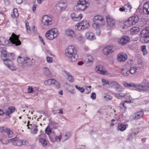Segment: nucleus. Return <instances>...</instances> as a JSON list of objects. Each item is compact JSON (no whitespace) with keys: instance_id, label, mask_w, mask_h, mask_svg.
<instances>
[{"instance_id":"obj_1","label":"nucleus","mask_w":149,"mask_h":149,"mask_svg":"<svg viewBox=\"0 0 149 149\" xmlns=\"http://www.w3.org/2000/svg\"><path fill=\"white\" fill-rule=\"evenodd\" d=\"M65 54L68 58L69 60L72 62L75 61L78 58L77 50L73 45L69 46L65 49Z\"/></svg>"},{"instance_id":"obj_2","label":"nucleus","mask_w":149,"mask_h":149,"mask_svg":"<svg viewBox=\"0 0 149 149\" xmlns=\"http://www.w3.org/2000/svg\"><path fill=\"white\" fill-rule=\"evenodd\" d=\"M104 23L103 17L98 15L94 17L92 26L93 28H96L97 26H102L104 25Z\"/></svg>"},{"instance_id":"obj_3","label":"nucleus","mask_w":149,"mask_h":149,"mask_svg":"<svg viewBox=\"0 0 149 149\" xmlns=\"http://www.w3.org/2000/svg\"><path fill=\"white\" fill-rule=\"evenodd\" d=\"M58 34V31L57 29L54 28L46 32L45 34V36L47 39L52 40L56 38Z\"/></svg>"},{"instance_id":"obj_4","label":"nucleus","mask_w":149,"mask_h":149,"mask_svg":"<svg viewBox=\"0 0 149 149\" xmlns=\"http://www.w3.org/2000/svg\"><path fill=\"white\" fill-rule=\"evenodd\" d=\"M90 0H79L77 2L76 9L77 10H84L86 9L88 6L86 5L90 3Z\"/></svg>"},{"instance_id":"obj_5","label":"nucleus","mask_w":149,"mask_h":149,"mask_svg":"<svg viewBox=\"0 0 149 149\" xmlns=\"http://www.w3.org/2000/svg\"><path fill=\"white\" fill-rule=\"evenodd\" d=\"M141 38L146 43L149 42V27H146L140 33Z\"/></svg>"},{"instance_id":"obj_6","label":"nucleus","mask_w":149,"mask_h":149,"mask_svg":"<svg viewBox=\"0 0 149 149\" xmlns=\"http://www.w3.org/2000/svg\"><path fill=\"white\" fill-rule=\"evenodd\" d=\"M18 63L19 64H22L23 63H28L30 62V63L28 64V65H31L32 64L31 60L30 58L27 57H22L21 56H19L17 59Z\"/></svg>"},{"instance_id":"obj_7","label":"nucleus","mask_w":149,"mask_h":149,"mask_svg":"<svg viewBox=\"0 0 149 149\" xmlns=\"http://www.w3.org/2000/svg\"><path fill=\"white\" fill-rule=\"evenodd\" d=\"M12 37H10L9 39L13 44H15L16 46L21 45V42L19 39V37L14 33L12 34Z\"/></svg>"},{"instance_id":"obj_8","label":"nucleus","mask_w":149,"mask_h":149,"mask_svg":"<svg viewBox=\"0 0 149 149\" xmlns=\"http://www.w3.org/2000/svg\"><path fill=\"white\" fill-rule=\"evenodd\" d=\"M42 24L45 26H49L52 24V19L47 15L43 16L41 20Z\"/></svg>"},{"instance_id":"obj_9","label":"nucleus","mask_w":149,"mask_h":149,"mask_svg":"<svg viewBox=\"0 0 149 149\" xmlns=\"http://www.w3.org/2000/svg\"><path fill=\"white\" fill-rule=\"evenodd\" d=\"M130 38L126 36H123L118 40V44L122 45H124L130 42Z\"/></svg>"},{"instance_id":"obj_10","label":"nucleus","mask_w":149,"mask_h":149,"mask_svg":"<svg viewBox=\"0 0 149 149\" xmlns=\"http://www.w3.org/2000/svg\"><path fill=\"white\" fill-rule=\"evenodd\" d=\"M139 19V17L137 15H134L129 18L127 21L130 25H132L137 23Z\"/></svg>"},{"instance_id":"obj_11","label":"nucleus","mask_w":149,"mask_h":149,"mask_svg":"<svg viewBox=\"0 0 149 149\" xmlns=\"http://www.w3.org/2000/svg\"><path fill=\"white\" fill-rule=\"evenodd\" d=\"M95 70L97 73L103 75L105 74L107 72L104 67L101 65H97L95 68Z\"/></svg>"},{"instance_id":"obj_12","label":"nucleus","mask_w":149,"mask_h":149,"mask_svg":"<svg viewBox=\"0 0 149 149\" xmlns=\"http://www.w3.org/2000/svg\"><path fill=\"white\" fill-rule=\"evenodd\" d=\"M63 75L70 82L72 83L74 81V77L69 72L67 71H64L63 72Z\"/></svg>"},{"instance_id":"obj_13","label":"nucleus","mask_w":149,"mask_h":149,"mask_svg":"<svg viewBox=\"0 0 149 149\" xmlns=\"http://www.w3.org/2000/svg\"><path fill=\"white\" fill-rule=\"evenodd\" d=\"M45 136L44 134H40L39 135V141L43 146H45L47 145V141L43 137Z\"/></svg>"},{"instance_id":"obj_14","label":"nucleus","mask_w":149,"mask_h":149,"mask_svg":"<svg viewBox=\"0 0 149 149\" xmlns=\"http://www.w3.org/2000/svg\"><path fill=\"white\" fill-rule=\"evenodd\" d=\"M135 88L136 89V90L140 92L147 90V86L145 85H143L140 84H136Z\"/></svg>"},{"instance_id":"obj_15","label":"nucleus","mask_w":149,"mask_h":149,"mask_svg":"<svg viewBox=\"0 0 149 149\" xmlns=\"http://www.w3.org/2000/svg\"><path fill=\"white\" fill-rule=\"evenodd\" d=\"M71 17L74 21H76L81 19L82 17V15L81 14L77 15L74 13H72L71 14Z\"/></svg>"},{"instance_id":"obj_16","label":"nucleus","mask_w":149,"mask_h":149,"mask_svg":"<svg viewBox=\"0 0 149 149\" xmlns=\"http://www.w3.org/2000/svg\"><path fill=\"white\" fill-rule=\"evenodd\" d=\"M113 52L111 47L107 46L104 47L102 50L103 53L105 55H108Z\"/></svg>"},{"instance_id":"obj_17","label":"nucleus","mask_w":149,"mask_h":149,"mask_svg":"<svg viewBox=\"0 0 149 149\" xmlns=\"http://www.w3.org/2000/svg\"><path fill=\"white\" fill-rule=\"evenodd\" d=\"M129 103V101L127 100L123 101L120 103V111L122 112H124L127 109V106L126 103Z\"/></svg>"},{"instance_id":"obj_18","label":"nucleus","mask_w":149,"mask_h":149,"mask_svg":"<svg viewBox=\"0 0 149 149\" xmlns=\"http://www.w3.org/2000/svg\"><path fill=\"white\" fill-rule=\"evenodd\" d=\"M106 20L107 25L109 26L112 27L114 25L115 23L114 20L109 16H107Z\"/></svg>"},{"instance_id":"obj_19","label":"nucleus","mask_w":149,"mask_h":149,"mask_svg":"<svg viewBox=\"0 0 149 149\" xmlns=\"http://www.w3.org/2000/svg\"><path fill=\"white\" fill-rule=\"evenodd\" d=\"M29 121L28 122L27 126L28 127V128L29 129H32L33 128H34L32 131V133L34 134H36L37 133L38 131V130L37 129V126L35 124H31L30 126L31 127H29Z\"/></svg>"},{"instance_id":"obj_20","label":"nucleus","mask_w":149,"mask_h":149,"mask_svg":"<svg viewBox=\"0 0 149 149\" xmlns=\"http://www.w3.org/2000/svg\"><path fill=\"white\" fill-rule=\"evenodd\" d=\"M124 55L123 54H119L117 56V60L119 62H124L127 58L126 55Z\"/></svg>"},{"instance_id":"obj_21","label":"nucleus","mask_w":149,"mask_h":149,"mask_svg":"<svg viewBox=\"0 0 149 149\" xmlns=\"http://www.w3.org/2000/svg\"><path fill=\"white\" fill-rule=\"evenodd\" d=\"M86 37L87 39L90 40H93L95 39L94 34L92 32H87L86 34Z\"/></svg>"},{"instance_id":"obj_22","label":"nucleus","mask_w":149,"mask_h":149,"mask_svg":"<svg viewBox=\"0 0 149 149\" xmlns=\"http://www.w3.org/2000/svg\"><path fill=\"white\" fill-rule=\"evenodd\" d=\"M139 31V28L137 26L133 27L130 30V34L132 35L137 34Z\"/></svg>"},{"instance_id":"obj_23","label":"nucleus","mask_w":149,"mask_h":149,"mask_svg":"<svg viewBox=\"0 0 149 149\" xmlns=\"http://www.w3.org/2000/svg\"><path fill=\"white\" fill-rule=\"evenodd\" d=\"M71 134L70 132H65L64 135L62 137V141L64 142L69 139L71 136Z\"/></svg>"},{"instance_id":"obj_24","label":"nucleus","mask_w":149,"mask_h":149,"mask_svg":"<svg viewBox=\"0 0 149 149\" xmlns=\"http://www.w3.org/2000/svg\"><path fill=\"white\" fill-rule=\"evenodd\" d=\"M144 112L143 111H138L136 113V116L134 118L135 120H137L142 117L143 115Z\"/></svg>"},{"instance_id":"obj_25","label":"nucleus","mask_w":149,"mask_h":149,"mask_svg":"<svg viewBox=\"0 0 149 149\" xmlns=\"http://www.w3.org/2000/svg\"><path fill=\"white\" fill-rule=\"evenodd\" d=\"M79 23L81 24V26L83 27L84 29H87L89 26L88 22L86 20L81 21Z\"/></svg>"},{"instance_id":"obj_26","label":"nucleus","mask_w":149,"mask_h":149,"mask_svg":"<svg viewBox=\"0 0 149 149\" xmlns=\"http://www.w3.org/2000/svg\"><path fill=\"white\" fill-rule=\"evenodd\" d=\"M93 58L92 56H88L87 58L86 66L88 67L92 65L93 63Z\"/></svg>"},{"instance_id":"obj_27","label":"nucleus","mask_w":149,"mask_h":149,"mask_svg":"<svg viewBox=\"0 0 149 149\" xmlns=\"http://www.w3.org/2000/svg\"><path fill=\"white\" fill-rule=\"evenodd\" d=\"M66 34L69 36L74 37L75 36V34L74 31L70 29H68L66 31Z\"/></svg>"},{"instance_id":"obj_28","label":"nucleus","mask_w":149,"mask_h":149,"mask_svg":"<svg viewBox=\"0 0 149 149\" xmlns=\"http://www.w3.org/2000/svg\"><path fill=\"white\" fill-rule=\"evenodd\" d=\"M115 88L116 91L120 93L123 92L125 89V88L121 86L120 85L118 84L116 86Z\"/></svg>"},{"instance_id":"obj_29","label":"nucleus","mask_w":149,"mask_h":149,"mask_svg":"<svg viewBox=\"0 0 149 149\" xmlns=\"http://www.w3.org/2000/svg\"><path fill=\"white\" fill-rule=\"evenodd\" d=\"M121 73L123 76H126L129 74V72L127 68H123L121 69Z\"/></svg>"},{"instance_id":"obj_30","label":"nucleus","mask_w":149,"mask_h":149,"mask_svg":"<svg viewBox=\"0 0 149 149\" xmlns=\"http://www.w3.org/2000/svg\"><path fill=\"white\" fill-rule=\"evenodd\" d=\"M55 82V80L53 79H50L45 81L44 82L45 85H50L52 84H53Z\"/></svg>"},{"instance_id":"obj_31","label":"nucleus","mask_w":149,"mask_h":149,"mask_svg":"<svg viewBox=\"0 0 149 149\" xmlns=\"http://www.w3.org/2000/svg\"><path fill=\"white\" fill-rule=\"evenodd\" d=\"M118 129L120 131H123L126 130V125L123 124H119L118 125Z\"/></svg>"},{"instance_id":"obj_32","label":"nucleus","mask_w":149,"mask_h":149,"mask_svg":"<svg viewBox=\"0 0 149 149\" xmlns=\"http://www.w3.org/2000/svg\"><path fill=\"white\" fill-rule=\"evenodd\" d=\"M15 108L14 107H10L6 111V114L7 116H8L9 114L12 113L14 111Z\"/></svg>"},{"instance_id":"obj_33","label":"nucleus","mask_w":149,"mask_h":149,"mask_svg":"<svg viewBox=\"0 0 149 149\" xmlns=\"http://www.w3.org/2000/svg\"><path fill=\"white\" fill-rule=\"evenodd\" d=\"M19 16V14L17 13V10L16 8H14L13 12L11 14V17L13 18L17 17Z\"/></svg>"},{"instance_id":"obj_34","label":"nucleus","mask_w":149,"mask_h":149,"mask_svg":"<svg viewBox=\"0 0 149 149\" xmlns=\"http://www.w3.org/2000/svg\"><path fill=\"white\" fill-rule=\"evenodd\" d=\"M137 70L136 67L131 66L129 70V73L132 74H134L136 72Z\"/></svg>"},{"instance_id":"obj_35","label":"nucleus","mask_w":149,"mask_h":149,"mask_svg":"<svg viewBox=\"0 0 149 149\" xmlns=\"http://www.w3.org/2000/svg\"><path fill=\"white\" fill-rule=\"evenodd\" d=\"M1 53L2 58H3V57H5V58L7 57V53L5 49H1Z\"/></svg>"},{"instance_id":"obj_36","label":"nucleus","mask_w":149,"mask_h":149,"mask_svg":"<svg viewBox=\"0 0 149 149\" xmlns=\"http://www.w3.org/2000/svg\"><path fill=\"white\" fill-rule=\"evenodd\" d=\"M126 95L125 93H118L116 94V96L118 98L121 99L124 98Z\"/></svg>"},{"instance_id":"obj_37","label":"nucleus","mask_w":149,"mask_h":149,"mask_svg":"<svg viewBox=\"0 0 149 149\" xmlns=\"http://www.w3.org/2000/svg\"><path fill=\"white\" fill-rule=\"evenodd\" d=\"M3 59L4 62V64L8 67H9V62H11V60L7 58H2Z\"/></svg>"},{"instance_id":"obj_38","label":"nucleus","mask_w":149,"mask_h":149,"mask_svg":"<svg viewBox=\"0 0 149 149\" xmlns=\"http://www.w3.org/2000/svg\"><path fill=\"white\" fill-rule=\"evenodd\" d=\"M100 26H97L96 28H93L96 31V35L99 36L101 34L100 30Z\"/></svg>"},{"instance_id":"obj_39","label":"nucleus","mask_w":149,"mask_h":149,"mask_svg":"<svg viewBox=\"0 0 149 149\" xmlns=\"http://www.w3.org/2000/svg\"><path fill=\"white\" fill-rule=\"evenodd\" d=\"M75 29L80 31L82 30H84L83 27L81 26V24L80 23H78L75 26Z\"/></svg>"},{"instance_id":"obj_40","label":"nucleus","mask_w":149,"mask_h":149,"mask_svg":"<svg viewBox=\"0 0 149 149\" xmlns=\"http://www.w3.org/2000/svg\"><path fill=\"white\" fill-rule=\"evenodd\" d=\"M124 7L125 8V10L127 11H127L130 12L131 9L132 8V6L128 4H125L124 6Z\"/></svg>"},{"instance_id":"obj_41","label":"nucleus","mask_w":149,"mask_h":149,"mask_svg":"<svg viewBox=\"0 0 149 149\" xmlns=\"http://www.w3.org/2000/svg\"><path fill=\"white\" fill-rule=\"evenodd\" d=\"M58 4L59 5V6H61V7L64 10L65 9L66 7V3L63 1H60Z\"/></svg>"},{"instance_id":"obj_42","label":"nucleus","mask_w":149,"mask_h":149,"mask_svg":"<svg viewBox=\"0 0 149 149\" xmlns=\"http://www.w3.org/2000/svg\"><path fill=\"white\" fill-rule=\"evenodd\" d=\"M55 10H56L58 12H61L62 11L64 10L61 6H59V5L57 3L55 7Z\"/></svg>"},{"instance_id":"obj_43","label":"nucleus","mask_w":149,"mask_h":149,"mask_svg":"<svg viewBox=\"0 0 149 149\" xmlns=\"http://www.w3.org/2000/svg\"><path fill=\"white\" fill-rule=\"evenodd\" d=\"M43 71L44 73L47 75H48L50 74V72L48 68L46 67H44L43 69Z\"/></svg>"},{"instance_id":"obj_44","label":"nucleus","mask_w":149,"mask_h":149,"mask_svg":"<svg viewBox=\"0 0 149 149\" xmlns=\"http://www.w3.org/2000/svg\"><path fill=\"white\" fill-rule=\"evenodd\" d=\"M109 85L111 86L112 87H114L115 88L116 86L118 84L116 81H112L110 82Z\"/></svg>"},{"instance_id":"obj_45","label":"nucleus","mask_w":149,"mask_h":149,"mask_svg":"<svg viewBox=\"0 0 149 149\" xmlns=\"http://www.w3.org/2000/svg\"><path fill=\"white\" fill-rule=\"evenodd\" d=\"M0 141L3 144L7 145L9 143L8 141L5 140L4 138L1 139Z\"/></svg>"},{"instance_id":"obj_46","label":"nucleus","mask_w":149,"mask_h":149,"mask_svg":"<svg viewBox=\"0 0 149 149\" xmlns=\"http://www.w3.org/2000/svg\"><path fill=\"white\" fill-rule=\"evenodd\" d=\"M25 24L26 27L27 31L28 32V33H29L30 32V27L29 25V23L27 21H25Z\"/></svg>"},{"instance_id":"obj_47","label":"nucleus","mask_w":149,"mask_h":149,"mask_svg":"<svg viewBox=\"0 0 149 149\" xmlns=\"http://www.w3.org/2000/svg\"><path fill=\"white\" fill-rule=\"evenodd\" d=\"M62 134H61L59 136H56L55 137V141L59 142L60 141L61 139H62Z\"/></svg>"},{"instance_id":"obj_48","label":"nucleus","mask_w":149,"mask_h":149,"mask_svg":"<svg viewBox=\"0 0 149 149\" xmlns=\"http://www.w3.org/2000/svg\"><path fill=\"white\" fill-rule=\"evenodd\" d=\"M45 131L46 133L47 134L49 135L51 133L52 131L51 128L49 127L48 126L46 128Z\"/></svg>"},{"instance_id":"obj_49","label":"nucleus","mask_w":149,"mask_h":149,"mask_svg":"<svg viewBox=\"0 0 149 149\" xmlns=\"http://www.w3.org/2000/svg\"><path fill=\"white\" fill-rule=\"evenodd\" d=\"M75 88L78 89L79 91L81 93H83L85 90L84 88L83 87H79L77 85H75Z\"/></svg>"},{"instance_id":"obj_50","label":"nucleus","mask_w":149,"mask_h":149,"mask_svg":"<svg viewBox=\"0 0 149 149\" xmlns=\"http://www.w3.org/2000/svg\"><path fill=\"white\" fill-rule=\"evenodd\" d=\"M51 125L53 126V127L55 129L57 128L58 125L57 123L55 122H53L51 123Z\"/></svg>"},{"instance_id":"obj_51","label":"nucleus","mask_w":149,"mask_h":149,"mask_svg":"<svg viewBox=\"0 0 149 149\" xmlns=\"http://www.w3.org/2000/svg\"><path fill=\"white\" fill-rule=\"evenodd\" d=\"M59 111L58 112H57V110H54L53 111V114H55L57 113H60V114H63V111L62 109H60L58 110Z\"/></svg>"},{"instance_id":"obj_52","label":"nucleus","mask_w":149,"mask_h":149,"mask_svg":"<svg viewBox=\"0 0 149 149\" xmlns=\"http://www.w3.org/2000/svg\"><path fill=\"white\" fill-rule=\"evenodd\" d=\"M91 86H88L86 89L85 92L86 94H88L91 91Z\"/></svg>"},{"instance_id":"obj_53","label":"nucleus","mask_w":149,"mask_h":149,"mask_svg":"<svg viewBox=\"0 0 149 149\" xmlns=\"http://www.w3.org/2000/svg\"><path fill=\"white\" fill-rule=\"evenodd\" d=\"M78 40L81 42H84V38L82 35H80L78 38Z\"/></svg>"},{"instance_id":"obj_54","label":"nucleus","mask_w":149,"mask_h":149,"mask_svg":"<svg viewBox=\"0 0 149 149\" xmlns=\"http://www.w3.org/2000/svg\"><path fill=\"white\" fill-rule=\"evenodd\" d=\"M8 137L10 138L12 137L13 136V132L12 130H10L8 133L7 134Z\"/></svg>"},{"instance_id":"obj_55","label":"nucleus","mask_w":149,"mask_h":149,"mask_svg":"<svg viewBox=\"0 0 149 149\" xmlns=\"http://www.w3.org/2000/svg\"><path fill=\"white\" fill-rule=\"evenodd\" d=\"M102 81L103 83V85L104 86L107 84L108 85H109V83L108 81H106L105 79H102Z\"/></svg>"},{"instance_id":"obj_56","label":"nucleus","mask_w":149,"mask_h":149,"mask_svg":"<svg viewBox=\"0 0 149 149\" xmlns=\"http://www.w3.org/2000/svg\"><path fill=\"white\" fill-rule=\"evenodd\" d=\"M22 140H19L17 142L16 145L19 146H21L22 144Z\"/></svg>"},{"instance_id":"obj_57","label":"nucleus","mask_w":149,"mask_h":149,"mask_svg":"<svg viewBox=\"0 0 149 149\" xmlns=\"http://www.w3.org/2000/svg\"><path fill=\"white\" fill-rule=\"evenodd\" d=\"M28 91L29 93H31L33 92L34 91L33 88L31 87L30 86H29V88H28Z\"/></svg>"},{"instance_id":"obj_58","label":"nucleus","mask_w":149,"mask_h":149,"mask_svg":"<svg viewBox=\"0 0 149 149\" xmlns=\"http://www.w3.org/2000/svg\"><path fill=\"white\" fill-rule=\"evenodd\" d=\"M47 61L48 63H51L52 62V58L47 56L46 58Z\"/></svg>"},{"instance_id":"obj_59","label":"nucleus","mask_w":149,"mask_h":149,"mask_svg":"<svg viewBox=\"0 0 149 149\" xmlns=\"http://www.w3.org/2000/svg\"><path fill=\"white\" fill-rule=\"evenodd\" d=\"M96 95L95 93H92L91 95V98L95 100L96 99Z\"/></svg>"},{"instance_id":"obj_60","label":"nucleus","mask_w":149,"mask_h":149,"mask_svg":"<svg viewBox=\"0 0 149 149\" xmlns=\"http://www.w3.org/2000/svg\"><path fill=\"white\" fill-rule=\"evenodd\" d=\"M54 85L57 88H59L60 87V84H59L55 80V82L54 83Z\"/></svg>"},{"instance_id":"obj_61","label":"nucleus","mask_w":149,"mask_h":149,"mask_svg":"<svg viewBox=\"0 0 149 149\" xmlns=\"http://www.w3.org/2000/svg\"><path fill=\"white\" fill-rule=\"evenodd\" d=\"M9 143L10 142H13L17 141V139L16 138H14L11 139H10L8 140Z\"/></svg>"},{"instance_id":"obj_62","label":"nucleus","mask_w":149,"mask_h":149,"mask_svg":"<svg viewBox=\"0 0 149 149\" xmlns=\"http://www.w3.org/2000/svg\"><path fill=\"white\" fill-rule=\"evenodd\" d=\"M136 84L134 83H132L128 84V87H133L135 88Z\"/></svg>"},{"instance_id":"obj_63","label":"nucleus","mask_w":149,"mask_h":149,"mask_svg":"<svg viewBox=\"0 0 149 149\" xmlns=\"http://www.w3.org/2000/svg\"><path fill=\"white\" fill-rule=\"evenodd\" d=\"M22 145H25L28 144V142L25 140H22Z\"/></svg>"},{"instance_id":"obj_64","label":"nucleus","mask_w":149,"mask_h":149,"mask_svg":"<svg viewBox=\"0 0 149 149\" xmlns=\"http://www.w3.org/2000/svg\"><path fill=\"white\" fill-rule=\"evenodd\" d=\"M6 40L5 39L3 38H1L0 39V42H2V44H4V45L5 44V42H6Z\"/></svg>"}]
</instances>
